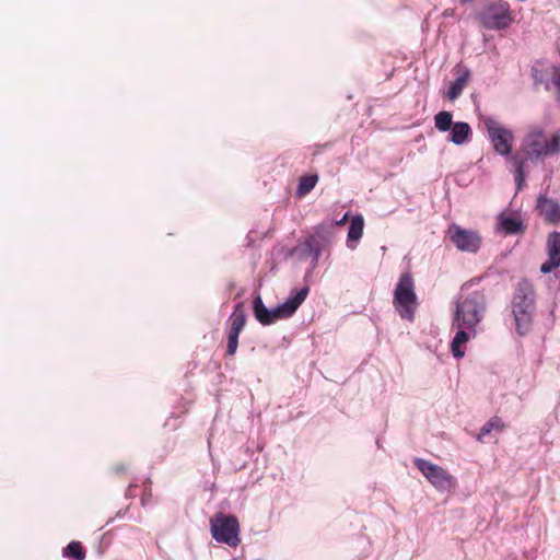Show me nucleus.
I'll return each instance as SVG.
<instances>
[{
	"label": "nucleus",
	"mask_w": 560,
	"mask_h": 560,
	"mask_svg": "<svg viewBox=\"0 0 560 560\" xmlns=\"http://www.w3.org/2000/svg\"><path fill=\"white\" fill-rule=\"evenodd\" d=\"M475 282V279L465 282L454 301L452 326L456 328V334L451 342V351L456 359L464 358L463 346L476 337L477 327L488 310L487 295L483 290L472 289Z\"/></svg>",
	"instance_id": "1"
},
{
	"label": "nucleus",
	"mask_w": 560,
	"mask_h": 560,
	"mask_svg": "<svg viewBox=\"0 0 560 560\" xmlns=\"http://www.w3.org/2000/svg\"><path fill=\"white\" fill-rule=\"evenodd\" d=\"M521 152L532 159L533 164L560 153V131H555L549 138L540 126H530L522 139Z\"/></svg>",
	"instance_id": "2"
},
{
	"label": "nucleus",
	"mask_w": 560,
	"mask_h": 560,
	"mask_svg": "<svg viewBox=\"0 0 560 560\" xmlns=\"http://www.w3.org/2000/svg\"><path fill=\"white\" fill-rule=\"evenodd\" d=\"M310 292L308 287H303L291 292L290 296L281 304L268 308L261 296L257 295L253 300V311L256 319L261 325H270L278 319L291 317L300 305L305 301Z\"/></svg>",
	"instance_id": "3"
},
{
	"label": "nucleus",
	"mask_w": 560,
	"mask_h": 560,
	"mask_svg": "<svg viewBox=\"0 0 560 560\" xmlns=\"http://www.w3.org/2000/svg\"><path fill=\"white\" fill-rule=\"evenodd\" d=\"M535 311L534 288L524 279L517 283L512 299V314L520 336H525L530 330Z\"/></svg>",
	"instance_id": "4"
},
{
	"label": "nucleus",
	"mask_w": 560,
	"mask_h": 560,
	"mask_svg": "<svg viewBox=\"0 0 560 560\" xmlns=\"http://www.w3.org/2000/svg\"><path fill=\"white\" fill-rule=\"evenodd\" d=\"M394 307L399 316L412 322L418 306V299L415 291V281L410 272H405L399 277L394 291Z\"/></svg>",
	"instance_id": "5"
},
{
	"label": "nucleus",
	"mask_w": 560,
	"mask_h": 560,
	"mask_svg": "<svg viewBox=\"0 0 560 560\" xmlns=\"http://www.w3.org/2000/svg\"><path fill=\"white\" fill-rule=\"evenodd\" d=\"M210 529L215 541L236 548L241 544L240 523L236 516L218 512L210 520Z\"/></svg>",
	"instance_id": "6"
},
{
	"label": "nucleus",
	"mask_w": 560,
	"mask_h": 560,
	"mask_svg": "<svg viewBox=\"0 0 560 560\" xmlns=\"http://www.w3.org/2000/svg\"><path fill=\"white\" fill-rule=\"evenodd\" d=\"M478 20L487 30L501 31L508 28L513 22L510 4L498 0L482 8L478 13Z\"/></svg>",
	"instance_id": "7"
},
{
	"label": "nucleus",
	"mask_w": 560,
	"mask_h": 560,
	"mask_svg": "<svg viewBox=\"0 0 560 560\" xmlns=\"http://www.w3.org/2000/svg\"><path fill=\"white\" fill-rule=\"evenodd\" d=\"M483 125L494 152L505 159L512 154L514 133L510 128L502 126L494 117H486Z\"/></svg>",
	"instance_id": "8"
},
{
	"label": "nucleus",
	"mask_w": 560,
	"mask_h": 560,
	"mask_svg": "<svg viewBox=\"0 0 560 560\" xmlns=\"http://www.w3.org/2000/svg\"><path fill=\"white\" fill-rule=\"evenodd\" d=\"M413 464L438 491L446 492L455 486L454 477L442 466L419 457L413 459Z\"/></svg>",
	"instance_id": "9"
},
{
	"label": "nucleus",
	"mask_w": 560,
	"mask_h": 560,
	"mask_svg": "<svg viewBox=\"0 0 560 560\" xmlns=\"http://www.w3.org/2000/svg\"><path fill=\"white\" fill-rule=\"evenodd\" d=\"M451 242L460 252L477 253L481 245L478 232L466 230L458 224H452L447 231Z\"/></svg>",
	"instance_id": "10"
},
{
	"label": "nucleus",
	"mask_w": 560,
	"mask_h": 560,
	"mask_svg": "<svg viewBox=\"0 0 560 560\" xmlns=\"http://www.w3.org/2000/svg\"><path fill=\"white\" fill-rule=\"evenodd\" d=\"M532 71L535 83L544 84L547 91L555 88L556 100L560 102V67L550 66L545 68L542 63L537 62Z\"/></svg>",
	"instance_id": "11"
},
{
	"label": "nucleus",
	"mask_w": 560,
	"mask_h": 560,
	"mask_svg": "<svg viewBox=\"0 0 560 560\" xmlns=\"http://www.w3.org/2000/svg\"><path fill=\"white\" fill-rule=\"evenodd\" d=\"M327 243L325 236L316 232L314 235L306 237L304 243L296 248L301 260H311V269L314 270L319 261L323 249Z\"/></svg>",
	"instance_id": "12"
},
{
	"label": "nucleus",
	"mask_w": 560,
	"mask_h": 560,
	"mask_svg": "<svg viewBox=\"0 0 560 560\" xmlns=\"http://www.w3.org/2000/svg\"><path fill=\"white\" fill-rule=\"evenodd\" d=\"M230 320L231 325L228 337L226 353L228 355L232 357L236 353L238 347V336L242 329L244 328L246 322V314L243 311L241 303H237L235 305L234 312L230 316Z\"/></svg>",
	"instance_id": "13"
},
{
	"label": "nucleus",
	"mask_w": 560,
	"mask_h": 560,
	"mask_svg": "<svg viewBox=\"0 0 560 560\" xmlns=\"http://www.w3.org/2000/svg\"><path fill=\"white\" fill-rule=\"evenodd\" d=\"M497 230L505 235L524 234L526 225L518 212L502 211L497 217Z\"/></svg>",
	"instance_id": "14"
},
{
	"label": "nucleus",
	"mask_w": 560,
	"mask_h": 560,
	"mask_svg": "<svg viewBox=\"0 0 560 560\" xmlns=\"http://www.w3.org/2000/svg\"><path fill=\"white\" fill-rule=\"evenodd\" d=\"M546 252L548 259L540 266V272L544 275L550 273L560 266V232L553 231L548 234Z\"/></svg>",
	"instance_id": "15"
},
{
	"label": "nucleus",
	"mask_w": 560,
	"mask_h": 560,
	"mask_svg": "<svg viewBox=\"0 0 560 560\" xmlns=\"http://www.w3.org/2000/svg\"><path fill=\"white\" fill-rule=\"evenodd\" d=\"M506 161L511 164V170L514 174L516 190L520 191L525 186V179L528 175V167L532 163V159L528 154L522 153L521 151L511 154L506 158Z\"/></svg>",
	"instance_id": "16"
},
{
	"label": "nucleus",
	"mask_w": 560,
	"mask_h": 560,
	"mask_svg": "<svg viewBox=\"0 0 560 560\" xmlns=\"http://www.w3.org/2000/svg\"><path fill=\"white\" fill-rule=\"evenodd\" d=\"M535 209L548 224L560 223V202L549 198L547 194L540 192L537 196Z\"/></svg>",
	"instance_id": "17"
},
{
	"label": "nucleus",
	"mask_w": 560,
	"mask_h": 560,
	"mask_svg": "<svg viewBox=\"0 0 560 560\" xmlns=\"http://www.w3.org/2000/svg\"><path fill=\"white\" fill-rule=\"evenodd\" d=\"M448 141L455 145H463L468 142L472 136L469 124L465 121H456L448 130Z\"/></svg>",
	"instance_id": "18"
},
{
	"label": "nucleus",
	"mask_w": 560,
	"mask_h": 560,
	"mask_svg": "<svg viewBox=\"0 0 560 560\" xmlns=\"http://www.w3.org/2000/svg\"><path fill=\"white\" fill-rule=\"evenodd\" d=\"M364 229V219L361 214L354 215L348 229L347 246L350 249H355L357 243L361 240Z\"/></svg>",
	"instance_id": "19"
},
{
	"label": "nucleus",
	"mask_w": 560,
	"mask_h": 560,
	"mask_svg": "<svg viewBox=\"0 0 560 560\" xmlns=\"http://www.w3.org/2000/svg\"><path fill=\"white\" fill-rule=\"evenodd\" d=\"M470 78V71L467 68L457 71L455 80L451 83L447 90V97L450 101H455L464 91Z\"/></svg>",
	"instance_id": "20"
},
{
	"label": "nucleus",
	"mask_w": 560,
	"mask_h": 560,
	"mask_svg": "<svg viewBox=\"0 0 560 560\" xmlns=\"http://www.w3.org/2000/svg\"><path fill=\"white\" fill-rule=\"evenodd\" d=\"M454 124L451 112L441 110L434 116V126L440 132L448 131Z\"/></svg>",
	"instance_id": "21"
},
{
	"label": "nucleus",
	"mask_w": 560,
	"mask_h": 560,
	"mask_svg": "<svg viewBox=\"0 0 560 560\" xmlns=\"http://www.w3.org/2000/svg\"><path fill=\"white\" fill-rule=\"evenodd\" d=\"M63 556L72 560H84L86 552L80 541L72 540L65 548Z\"/></svg>",
	"instance_id": "22"
},
{
	"label": "nucleus",
	"mask_w": 560,
	"mask_h": 560,
	"mask_svg": "<svg viewBox=\"0 0 560 560\" xmlns=\"http://www.w3.org/2000/svg\"><path fill=\"white\" fill-rule=\"evenodd\" d=\"M318 182L317 175H305L302 176L299 180L296 194L299 196H305L307 195L313 188L316 186Z\"/></svg>",
	"instance_id": "23"
},
{
	"label": "nucleus",
	"mask_w": 560,
	"mask_h": 560,
	"mask_svg": "<svg viewBox=\"0 0 560 560\" xmlns=\"http://www.w3.org/2000/svg\"><path fill=\"white\" fill-rule=\"evenodd\" d=\"M504 424L499 418H493L487 421L480 429V433L478 435V440H481L483 436L490 434L493 430L501 431Z\"/></svg>",
	"instance_id": "24"
},
{
	"label": "nucleus",
	"mask_w": 560,
	"mask_h": 560,
	"mask_svg": "<svg viewBox=\"0 0 560 560\" xmlns=\"http://www.w3.org/2000/svg\"><path fill=\"white\" fill-rule=\"evenodd\" d=\"M145 495H147V486H145V482L142 481V499H141L142 508L145 506Z\"/></svg>",
	"instance_id": "25"
},
{
	"label": "nucleus",
	"mask_w": 560,
	"mask_h": 560,
	"mask_svg": "<svg viewBox=\"0 0 560 560\" xmlns=\"http://www.w3.org/2000/svg\"><path fill=\"white\" fill-rule=\"evenodd\" d=\"M348 217H349V213H348V212H346V213L343 214V217H342L340 220H338V221L336 222V224H337V225H341V224H343V223L348 220Z\"/></svg>",
	"instance_id": "26"
},
{
	"label": "nucleus",
	"mask_w": 560,
	"mask_h": 560,
	"mask_svg": "<svg viewBox=\"0 0 560 560\" xmlns=\"http://www.w3.org/2000/svg\"><path fill=\"white\" fill-rule=\"evenodd\" d=\"M455 13V10L454 9H447L444 11L443 15L444 16H453Z\"/></svg>",
	"instance_id": "27"
},
{
	"label": "nucleus",
	"mask_w": 560,
	"mask_h": 560,
	"mask_svg": "<svg viewBox=\"0 0 560 560\" xmlns=\"http://www.w3.org/2000/svg\"><path fill=\"white\" fill-rule=\"evenodd\" d=\"M460 3H468V2H471L472 0H459Z\"/></svg>",
	"instance_id": "28"
}]
</instances>
